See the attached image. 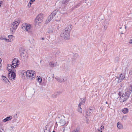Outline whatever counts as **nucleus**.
<instances>
[{
  "instance_id": "nucleus-28",
  "label": "nucleus",
  "mask_w": 132,
  "mask_h": 132,
  "mask_svg": "<svg viewBox=\"0 0 132 132\" xmlns=\"http://www.w3.org/2000/svg\"><path fill=\"white\" fill-rule=\"evenodd\" d=\"M49 65L51 67H53L55 66V64L53 62H51L50 63Z\"/></svg>"
},
{
  "instance_id": "nucleus-16",
  "label": "nucleus",
  "mask_w": 132,
  "mask_h": 132,
  "mask_svg": "<svg viewBox=\"0 0 132 132\" xmlns=\"http://www.w3.org/2000/svg\"><path fill=\"white\" fill-rule=\"evenodd\" d=\"M21 57L23 59H25L27 57V53L25 51H23L21 53Z\"/></svg>"
},
{
  "instance_id": "nucleus-2",
  "label": "nucleus",
  "mask_w": 132,
  "mask_h": 132,
  "mask_svg": "<svg viewBox=\"0 0 132 132\" xmlns=\"http://www.w3.org/2000/svg\"><path fill=\"white\" fill-rule=\"evenodd\" d=\"M43 15L40 14L38 15L36 18L35 21V26L36 27L39 28L41 25V23L42 22Z\"/></svg>"
},
{
  "instance_id": "nucleus-23",
  "label": "nucleus",
  "mask_w": 132,
  "mask_h": 132,
  "mask_svg": "<svg viewBox=\"0 0 132 132\" xmlns=\"http://www.w3.org/2000/svg\"><path fill=\"white\" fill-rule=\"evenodd\" d=\"M37 80L39 83H41L42 82V78L40 76H37Z\"/></svg>"
},
{
  "instance_id": "nucleus-20",
  "label": "nucleus",
  "mask_w": 132,
  "mask_h": 132,
  "mask_svg": "<svg viewBox=\"0 0 132 132\" xmlns=\"http://www.w3.org/2000/svg\"><path fill=\"white\" fill-rule=\"evenodd\" d=\"M121 111L123 114H126L128 113L129 109L127 108H124Z\"/></svg>"
},
{
  "instance_id": "nucleus-15",
  "label": "nucleus",
  "mask_w": 132,
  "mask_h": 132,
  "mask_svg": "<svg viewBox=\"0 0 132 132\" xmlns=\"http://www.w3.org/2000/svg\"><path fill=\"white\" fill-rule=\"evenodd\" d=\"M8 38L6 39V42H10L12 41L14 38V36L11 35H10L8 36Z\"/></svg>"
},
{
  "instance_id": "nucleus-30",
  "label": "nucleus",
  "mask_w": 132,
  "mask_h": 132,
  "mask_svg": "<svg viewBox=\"0 0 132 132\" xmlns=\"http://www.w3.org/2000/svg\"><path fill=\"white\" fill-rule=\"evenodd\" d=\"M127 116H125L122 117V118L121 120H126L127 119Z\"/></svg>"
},
{
  "instance_id": "nucleus-34",
  "label": "nucleus",
  "mask_w": 132,
  "mask_h": 132,
  "mask_svg": "<svg viewBox=\"0 0 132 132\" xmlns=\"http://www.w3.org/2000/svg\"><path fill=\"white\" fill-rule=\"evenodd\" d=\"M81 5V4L80 3H78L75 6V7L76 8L78 7H79Z\"/></svg>"
},
{
  "instance_id": "nucleus-41",
  "label": "nucleus",
  "mask_w": 132,
  "mask_h": 132,
  "mask_svg": "<svg viewBox=\"0 0 132 132\" xmlns=\"http://www.w3.org/2000/svg\"><path fill=\"white\" fill-rule=\"evenodd\" d=\"M54 75H52V78H54Z\"/></svg>"
},
{
  "instance_id": "nucleus-26",
  "label": "nucleus",
  "mask_w": 132,
  "mask_h": 132,
  "mask_svg": "<svg viewBox=\"0 0 132 132\" xmlns=\"http://www.w3.org/2000/svg\"><path fill=\"white\" fill-rule=\"evenodd\" d=\"M0 132H5L2 126L0 124Z\"/></svg>"
},
{
  "instance_id": "nucleus-33",
  "label": "nucleus",
  "mask_w": 132,
  "mask_h": 132,
  "mask_svg": "<svg viewBox=\"0 0 132 132\" xmlns=\"http://www.w3.org/2000/svg\"><path fill=\"white\" fill-rule=\"evenodd\" d=\"M104 126H102L101 127H100V129H101V130L100 131V132H102V130L103 129V128H104ZM98 131H99V132H100L99 131H100V129H98Z\"/></svg>"
},
{
  "instance_id": "nucleus-22",
  "label": "nucleus",
  "mask_w": 132,
  "mask_h": 132,
  "mask_svg": "<svg viewBox=\"0 0 132 132\" xmlns=\"http://www.w3.org/2000/svg\"><path fill=\"white\" fill-rule=\"evenodd\" d=\"M81 102H80L79 104V106H80L81 105L84 104L85 102V99H81Z\"/></svg>"
},
{
  "instance_id": "nucleus-32",
  "label": "nucleus",
  "mask_w": 132,
  "mask_h": 132,
  "mask_svg": "<svg viewBox=\"0 0 132 132\" xmlns=\"http://www.w3.org/2000/svg\"><path fill=\"white\" fill-rule=\"evenodd\" d=\"M0 39L1 40H5L6 41V38L4 36H2L0 37Z\"/></svg>"
},
{
  "instance_id": "nucleus-1",
  "label": "nucleus",
  "mask_w": 132,
  "mask_h": 132,
  "mask_svg": "<svg viewBox=\"0 0 132 132\" xmlns=\"http://www.w3.org/2000/svg\"><path fill=\"white\" fill-rule=\"evenodd\" d=\"M71 25H69L64 29L61 34V37L65 40H69L70 38V33L71 29Z\"/></svg>"
},
{
  "instance_id": "nucleus-19",
  "label": "nucleus",
  "mask_w": 132,
  "mask_h": 132,
  "mask_svg": "<svg viewBox=\"0 0 132 132\" xmlns=\"http://www.w3.org/2000/svg\"><path fill=\"white\" fill-rule=\"evenodd\" d=\"M125 92H129L130 95V94L132 92V85H130L129 87L126 90Z\"/></svg>"
},
{
  "instance_id": "nucleus-29",
  "label": "nucleus",
  "mask_w": 132,
  "mask_h": 132,
  "mask_svg": "<svg viewBox=\"0 0 132 132\" xmlns=\"http://www.w3.org/2000/svg\"><path fill=\"white\" fill-rule=\"evenodd\" d=\"M51 16V15H49L47 19L46 20V22H49L51 20L50 19V17Z\"/></svg>"
},
{
  "instance_id": "nucleus-9",
  "label": "nucleus",
  "mask_w": 132,
  "mask_h": 132,
  "mask_svg": "<svg viewBox=\"0 0 132 132\" xmlns=\"http://www.w3.org/2000/svg\"><path fill=\"white\" fill-rule=\"evenodd\" d=\"M8 77L10 80H15L16 77V75L15 73V72H10L8 74Z\"/></svg>"
},
{
  "instance_id": "nucleus-17",
  "label": "nucleus",
  "mask_w": 132,
  "mask_h": 132,
  "mask_svg": "<svg viewBox=\"0 0 132 132\" xmlns=\"http://www.w3.org/2000/svg\"><path fill=\"white\" fill-rule=\"evenodd\" d=\"M12 118V117L11 116H9L7 117L6 118L2 120V121L5 122H6L9 121Z\"/></svg>"
},
{
  "instance_id": "nucleus-27",
  "label": "nucleus",
  "mask_w": 132,
  "mask_h": 132,
  "mask_svg": "<svg viewBox=\"0 0 132 132\" xmlns=\"http://www.w3.org/2000/svg\"><path fill=\"white\" fill-rule=\"evenodd\" d=\"M58 93V92H57L55 94H54L52 95V97L54 98H56L57 96V94Z\"/></svg>"
},
{
  "instance_id": "nucleus-46",
  "label": "nucleus",
  "mask_w": 132,
  "mask_h": 132,
  "mask_svg": "<svg viewBox=\"0 0 132 132\" xmlns=\"http://www.w3.org/2000/svg\"><path fill=\"white\" fill-rule=\"evenodd\" d=\"M107 29V28L106 27L105 28V29Z\"/></svg>"
},
{
  "instance_id": "nucleus-37",
  "label": "nucleus",
  "mask_w": 132,
  "mask_h": 132,
  "mask_svg": "<svg viewBox=\"0 0 132 132\" xmlns=\"http://www.w3.org/2000/svg\"><path fill=\"white\" fill-rule=\"evenodd\" d=\"M72 132H78V130H76L73 131Z\"/></svg>"
},
{
  "instance_id": "nucleus-45",
  "label": "nucleus",
  "mask_w": 132,
  "mask_h": 132,
  "mask_svg": "<svg viewBox=\"0 0 132 132\" xmlns=\"http://www.w3.org/2000/svg\"><path fill=\"white\" fill-rule=\"evenodd\" d=\"M53 132H55V131H53Z\"/></svg>"
},
{
  "instance_id": "nucleus-44",
  "label": "nucleus",
  "mask_w": 132,
  "mask_h": 132,
  "mask_svg": "<svg viewBox=\"0 0 132 132\" xmlns=\"http://www.w3.org/2000/svg\"><path fill=\"white\" fill-rule=\"evenodd\" d=\"M106 104H107V102H106Z\"/></svg>"
},
{
  "instance_id": "nucleus-4",
  "label": "nucleus",
  "mask_w": 132,
  "mask_h": 132,
  "mask_svg": "<svg viewBox=\"0 0 132 132\" xmlns=\"http://www.w3.org/2000/svg\"><path fill=\"white\" fill-rule=\"evenodd\" d=\"M35 72L31 70H27V78L30 80H34L36 76Z\"/></svg>"
},
{
  "instance_id": "nucleus-42",
  "label": "nucleus",
  "mask_w": 132,
  "mask_h": 132,
  "mask_svg": "<svg viewBox=\"0 0 132 132\" xmlns=\"http://www.w3.org/2000/svg\"><path fill=\"white\" fill-rule=\"evenodd\" d=\"M56 21H57L58 20H59V19H56Z\"/></svg>"
},
{
  "instance_id": "nucleus-10",
  "label": "nucleus",
  "mask_w": 132,
  "mask_h": 132,
  "mask_svg": "<svg viewBox=\"0 0 132 132\" xmlns=\"http://www.w3.org/2000/svg\"><path fill=\"white\" fill-rule=\"evenodd\" d=\"M15 67L13 66L12 64H9L7 65V68L8 71L10 72H15V70L14 68Z\"/></svg>"
},
{
  "instance_id": "nucleus-6",
  "label": "nucleus",
  "mask_w": 132,
  "mask_h": 132,
  "mask_svg": "<svg viewBox=\"0 0 132 132\" xmlns=\"http://www.w3.org/2000/svg\"><path fill=\"white\" fill-rule=\"evenodd\" d=\"M19 24V21H16L13 22L11 28V31L13 32H14L17 28Z\"/></svg>"
},
{
  "instance_id": "nucleus-31",
  "label": "nucleus",
  "mask_w": 132,
  "mask_h": 132,
  "mask_svg": "<svg viewBox=\"0 0 132 132\" xmlns=\"http://www.w3.org/2000/svg\"><path fill=\"white\" fill-rule=\"evenodd\" d=\"M47 32L50 34L52 33L53 32V31L51 29H48L47 30Z\"/></svg>"
},
{
  "instance_id": "nucleus-40",
  "label": "nucleus",
  "mask_w": 132,
  "mask_h": 132,
  "mask_svg": "<svg viewBox=\"0 0 132 132\" xmlns=\"http://www.w3.org/2000/svg\"><path fill=\"white\" fill-rule=\"evenodd\" d=\"M51 78H50V77H49V80H50V81H51Z\"/></svg>"
},
{
  "instance_id": "nucleus-14",
  "label": "nucleus",
  "mask_w": 132,
  "mask_h": 132,
  "mask_svg": "<svg viewBox=\"0 0 132 132\" xmlns=\"http://www.w3.org/2000/svg\"><path fill=\"white\" fill-rule=\"evenodd\" d=\"M55 79L59 82H61L65 81L64 78L63 77H56Z\"/></svg>"
},
{
  "instance_id": "nucleus-39",
  "label": "nucleus",
  "mask_w": 132,
  "mask_h": 132,
  "mask_svg": "<svg viewBox=\"0 0 132 132\" xmlns=\"http://www.w3.org/2000/svg\"><path fill=\"white\" fill-rule=\"evenodd\" d=\"M129 43L130 44H132V39L130 40L129 42Z\"/></svg>"
},
{
  "instance_id": "nucleus-43",
  "label": "nucleus",
  "mask_w": 132,
  "mask_h": 132,
  "mask_svg": "<svg viewBox=\"0 0 132 132\" xmlns=\"http://www.w3.org/2000/svg\"><path fill=\"white\" fill-rule=\"evenodd\" d=\"M44 39V38H42V39Z\"/></svg>"
},
{
  "instance_id": "nucleus-47",
  "label": "nucleus",
  "mask_w": 132,
  "mask_h": 132,
  "mask_svg": "<svg viewBox=\"0 0 132 132\" xmlns=\"http://www.w3.org/2000/svg\"><path fill=\"white\" fill-rule=\"evenodd\" d=\"M12 127V129L13 127Z\"/></svg>"
},
{
  "instance_id": "nucleus-13",
  "label": "nucleus",
  "mask_w": 132,
  "mask_h": 132,
  "mask_svg": "<svg viewBox=\"0 0 132 132\" xmlns=\"http://www.w3.org/2000/svg\"><path fill=\"white\" fill-rule=\"evenodd\" d=\"M19 64V62L18 59H14L13 61V63L12 64L13 66L16 68Z\"/></svg>"
},
{
  "instance_id": "nucleus-12",
  "label": "nucleus",
  "mask_w": 132,
  "mask_h": 132,
  "mask_svg": "<svg viewBox=\"0 0 132 132\" xmlns=\"http://www.w3.org/2000/svg\"><path fill=\"white\" fill-rule=\"evenodd\" d=\"M1 79L4 83L7 84H9L10 81L6 76L2 75L1 77Z\"/></svg>"
},
{
  "instance_id": "nucleus-35",
  "label": "nucleus",
  "mask_w": 132,
  "mask_h": 132,
  "mask_svg": "<svg viewBox=\"0 0 132 132\" xmlns=\"http://www.w3.org/2000/svg\"><path fill=\"white\" fill-rule=\"evenodd\" d=\"M92 110L91 109H90L89 110V112L88 113L89 114H90L92 113Z\"/></svg>"
},
{
  "instance_id": "nucleus-11",
  "label": "nucleus",
  "mask_w": 132,
  "mask_h": 132,
  "mask_svg": "<svg viewBox=\"0 0 132 132\" xmlns=\"http://www.w3.org/2000/svg\"><path fill=\"white\" fill-rule=\"evenodd\" d=\"M58 123L59 125L61 126H63L66 124V122L64 117L60 119Z\"/></svg>"
},
{
  "instance_id": "nucleus-5",
  "label": "nucleus",
  "mask_w": 132,
  "mask_h": 132,
  "mask_svg": "<svg viewBox=\"0 0 132 132\" xmlns=\"http://www.w3.org/2000/svg\"><path fill=\"white\" fill-rule=\"evenodd\" d=\"M130 95V93L126 92L125 91L120 96V101L121 102H122L126 101Z\"/></svg>"
},
{
  "instance_id": "nucleus-24",
  "label": "nucleus",
  "mask_w": 132,
  "mask_h": 132,
  "mask_svg": "<svg viewBox=\"0 0 132 132\" xmlns=\"http://www.w3.org/2000/svg\"><path fill=\"white\" fill-rule=\"evenodd\" d=\"M78 107L77 110L78 111L79 113H82V109L81 108L80 106H79L78 105Z\"/></svg>"
},
{
  "instance_id": "nucleus-21",
  "label": "nucleus",
  "mask_w": 132,
  "mask_h": 132,
  "mask_svg": "<svg viewBox=\"0 0 132 132\" xmlns=\"http://www.w3.org/2000/svg\"><path fill=\"white\" fill-rule=\"evenodd\" d=\"M21 73L23 77H24L25 78L26 77L27 78V71L26 72L24 71H23Z\"/></svg>"
},
{
  "instance_id": "nucleus-25",
  "label": "nucleus",
  "mask_w": 132,
  "mask_h": 132,
  "mask_svg": "<svg viewBox=\"0 0 132 132\" xmlns=\"http://www.w3.org/2000/svg\"><path fill=\"white\" fill-rule=\"evenodd\" d=\"M35 1V0H31L29 2L28 4V7H30L31 6V4L33 2H34Z\"/></svg>"
},
{
  "instance_id": "nucleus-18",
  "label": "nucleus",
  "mask_w": 132,
  "mask_h": 132,
  "mask_svg": "<svg viewBox=\"0 0 132 132\" xmlns=\"http://www.w3.org/2000/svg\"><path fill=\"white\" fill-rule=\"evenodd\" d=\"M117 127L119 129H122L123 128L122 125L120 122H119L117 123Z\"/></svg>"
},
{
  "instance_id": "nucleus-3",
  "label": "nucleus",
  "mask_w": 132,
  "mask_h": 132,
  "mask_svg": "<svg viewBox=\"0 0 132 132\" xmlns=\"http://www.w3.org/2000/svg\"><path fill=\"white\" fill-rule=\"evenodd\" d=\"M32 26L31 24L28 23H25L22 25V29L24 31H27L29 33H31Z\"/></svg>"
},
{
  "instance_id": "nucleus-7",
  "label": "nucleus",
  "mask_w": 132,
  "mask_h": 132,
  "mask_svg": "<svg viewBox=\"0 0 132 132\" xmlns=\"http://www.w3.org/2000/svg\"><path fill=\"white\" fill-rule=\"evenodd\" d=\"M50 15H51V16L50 17V19L51 20L54 17H55V18L56 17L58 18V17H59L60 13L57 11L55 10Z\"/></svg>"
},
{
  "instance_id": "nucleus-8",
  "label": "nucleus",
  "mask_w": 132,
  "mask_h": 132,
  "mask_svg": "<svg viewBox=\"0 0 132 132\" xmlns=\"http://www.w3.org/2000/svg\"><path fill=\"white\" fill-rule=\"evenodd\" d=\"M125 75L124 73H121L120 74L119 76H118L116 79V80H117L118 83L121 82L125 78Z\"/></svg>"
},
{
  "instance_id": "nucleus-36",
  "label": "nucleus",
  "mask_w": 132,
  "mask_h": 132,
  "mask_svg": "<svg viewBox=\"0 0 132 132\" xmlns=\"http://www.w3.org/2000/svg\"><path fill=\"white\" fill-rule=\"evenodd\" d=\"M100 109H101V111H102L103 109V107L102 106H101L100 108Z\"/></svg>"
},
{
  "instance_id": "nucleus-38",
  "label": "nucleus",
  "mask_w": 132,
  "mask_h": 132,
  "mask_svg": "<svg viewBox=\"0 0 132 132\" xmlns=\"http://www.w3.org/2000/svg\"><path fill=\"white\" fill-rule=\"evenodd\" d=\"M1 61H2V60L1 58H0V67H1Z\"/></svg>"
}]
</instances>
